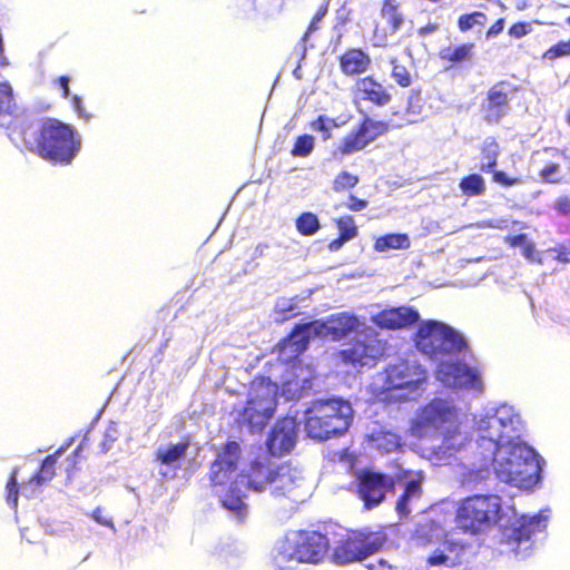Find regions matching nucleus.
<instances>
[{
  "label": "nucleus",
  "mask_w": 570,
  "mask_h": 570,
  "mask_svg": "<svg viewBox=\"0 0 570 570\" xmlns=\"http://www.w3.org/2000/svg\"><path fill=\"white\" fill-rule=\"evenodd\" d=\"M355 95L357 98L368 100L377 106H385L391 100V95L372 77L361 78L356 81Z\"/></svg>",
  "instance_id": "393cba45"
},
{
  "label": "nucleus",
  "mask_w": 570,
  "mask_h": 570,
  "mask_svg": "<svg viewBox=\"0 0 570 570\" xmlns=\"http://www.w3.org/2000/svg\"><path fill=\"white\" fill-rule=\"evenodd\" d=\"M306 298L295 297H281L276 301L273 309V318L277 323H283L299 313V303Z\"/></svg>",
  "instance_id": "cd10ccee"
},
{
  "label": "nucleus",
  "mask_w": 570,
  "mask_h": 570,
  "mask_svg": "<svg viewBox=\"0 0 570 570\" xmlns=\"http://www.w3.org/2000/svg\"><path fill=\"white\" fill-rule=\"evenodd\" d=\"M528 243L527 236L523 234L517 235L511 238V245L522 247Z\"/></svg>",
  "instance_id": "680f3d73"
},
{
  "label": "nucleus",
  "mask_w": 570,
  "mask_h": 570,
  "mask_svg": "<svg viewBox=\"0 0 570 570\" xmlns=\"http://www.w3.org/2000/svg\"><path fill=\"white\" fill-rule=\"evenodd\" d=\"M392 79L402 87H409L412 83V77L405 66L400 65L396 59L391 60Z\"/></svg>",
  "instance_id": "79ce46f5"
},
{
  "label": "nucleus",
  "mask_w": 570,
  "mask_h": 570,
  "mask_svg": "<svg viewBox=\"0 0 570 570\" xmlns=\"http://www.w3.org/2000/svg\"><path fill=\"white\" fill-rule=\"evenodd\" d=\"M498 523L503 528V535L517 556L524 557L532 546V537L541 533L547 527V518L542 514L522 517L511 527L504 522L501 499L498 495H473L466 498L458 509L456 524L466 532L478 533Z\"/></svg>",
  "instance_id": "f257e3e1"
},
{
  "label": "nucleus",
  "mask_w": 570,
  "mask_h": 570,
  "mask_svg": "<svg viewBox=\"0 0 570 570\" xmlns=\"http://www.w3.org/2000/svg\"><path fill=\"white\" fill-rule=\"evenodd\" d=\"M436 29H438V26H436V24L429 23V24H426L425 27H422V28L419 30V33H420L421 36H426V35H429V33L434 32Z\"/></svg>",
  "instance_id": "0e129e2a"
},
{
  "label": "nucleus",
  "mask_w": 570,
  "mask_h": 570,
  "mask_svg": "<svg viewBox=\"0 0 570 570\" xmlns=\"http://www.w3.org/2000/svg\"><path fill=\"white\" fill-rule=\"evenodd\" d=\"M554 209L562 215H569L570 214V198L569 197L558 198L554 203Z\"/></svg>",
  "instance_id": "864d4df0"
},
{
  "label": "nucleus",
  "mask_w": 570,
  "mask_h": 570,
  "mask_svg": "<svg viewBox=\"0 0 570 570\" xmlns=\"http://www.w3.org/2000/svg\"><path fill=\"white\" fill-rule=\"evenodd\" d=\"M436 379L445 386L471 391L476 395L483 390L478 372L459 362L441 361L436 371Z\"/></svg>",
  "instance_id": "4468645a"
},
{
  "label": "nucleus",
  "mask_w": 570,
  "mask_h": 570,
  "mask_svg": "<svg viewBox=\"0 0 570 570\" xmlns=\"http://www.w3.org/2000/svg\"><path fill=\"white\" fill-rule=\"evenodd\" d=\"M297 434V422L292 416L278 420L267 440V448L273 455H284L294 448Z\"/></svg>",
  "instance_id": "6ab92c4d"
},
{
  "label": "nucleus",
  "mask_w": 570,
  "mask_h": 570,
  "mask_svg": "<svg viewBox=\"0 0 570 570\" xmlns=\"http://www.w3.org/2000/svg\"><path fill=\"white\" fill-rule=\"evenodd\" d=\"M366 145L364 135L357 128V130L352 131L342 140L335 154L340 153L342 156L352 155L362 150Z\"/></svg>",
  "instance_id": "2f4dec72"
},
{
  "label": "nucleus",
  "mask_w": 570,
  "mask_h": 570,
  "mask_svg": "<svg viewBox=\"0 0 570 570\" xmlns=\"http://www.w3.org/2000/svg\"><path fill=\"white\" fill-rule=\"evenodd\" d=\"M537 456L534 450L520 440L502 443L488 462L483 455L478 463H473L472 472H475L476 478L483 479V473L492 466L501 482L519 489H531L539 481L541 470Z\"/></svg>",
  "instance_id": "f03ea898"
},
{
  "label": "nucleus",
  "mask_w": 570,
  "mask_h": 570,
  "mask_svg": "<svg viewBox=\"0 0 570 570\" xmlns=\"http://www.w3.org/2000/svg\"><path fill=\"white\" fill-rule=\"evenodd\" d=\"M463 550L462 547L444 542L441 549H438L429 557V563L431 566H445L453 567L458 563L460 552Z\"/></svg>",
  "instance_id": "bb28decb"
},
{
  "label": "nucleus",
  "mask_w": 570,
  "mask_h": 570,
  "mask_svg": "<svg viewBox=\"0 0 570 570\" xmlns=\"http://www.w3.org/2000/svg\"><path fill=\"white\" fill-rule=\"evenodd\" d=\"M63 449H60L55 455L47 456L41 465L40 472L30 480L29 484L32 485L36 483L37 485H41L50 481L55 475L56 456L61 455Z\"/></svg>",
  "instance_id": "f704fd0d"
},
{
  "label": "nucleus",
  "mask_w": 570,
  "mask_h": 570,
  "mask_svg": "<svg viewBox=\"0 0 570 570\" xmlns=\"http://www.w3.org/2000/svg\"><path fill=\"white\" fill-rule=\"evenodd\" d=\"M522 430V420L513 406L502 404L487 410L476 422V446L481 449L480 455H484L488 462L502 443L509 444L519 440Z\"/></svg>",
  "instance_id": "0eeeda50"
},
{
  "label": "nucleus",
  "mask_w": 570,
  "mask_h": 570,
  "mask_svg": "<svg viewBox=\"0 0 570 570\" xmlns=\"http://www.w3.org/2000/svg\"><path fill=\"white\" fill-rule=\"evenodd\" d=\"M422 489L421 481L419 479H413L409 481L404 488L403 494L399 498L396 502V511L400 515L406 517L411 512L410 505L417 501L421 498Z\"/></svg>",
  "instance_id": "c85d7f7f"
},
{
  "label": "nucleus",
  "mask_w": 570,
  "mask_h": 570,
  "mask_svg": "<svg viewBox=\"0 0 570 570\" xmlns=\"http://www.w3.org/2000/svg\"><path fill=\"white\" fill-rule=\"evenodd\" d=\"M276 468L277 465L266 456L253 461L249 469L243 470L230 483L228 491L218 492L222 505L232 512L237 521L244 520L247 515V505L244 502L246 491L262 492L267 487L272 489Z\"/></svg>",
  "instance_id": "6e6552de"
},
{
  "label": "nucleus",
  "mask_w": 570,
  "mask_h": 570,
  "mask_svg": "<svg viewBox=\"0 0 570 570\" xmlns=\"http://www.w3.org/2000/svg\"><path fill=\"white\" fill-rule=\"evenodd\" d=\"M570 56V41H560L559 43L552 46L544 53V58L549 60H554L560 57Z\"/></svg>",
  "instance_id": "de8ad7c7"
},
{
  "label": "nucleus",
  "mask_w": 570,
  "mask_h": 570,
  "mask_svg": "<svg viewBox=\"0 0 570 570\" xmlns=\"http://www.w3.org/2000/svg\"><path fill=\"white\" fill-rule=\"evenodd\" d=\"M266 248H267V245H263V244H261V245H258V246L256 247V252H257L259 255H263V254H264V250H265Z\"/></svg>",
  "instance_id": "774afa93"
},
{
  "label": "nucleus",
  "mask_w": 570,
  "mask_h": 570,
  "mask_svg": "<svg viewBox=\"0 0 570 570\" xmlns=\"http://www.w3.org/2000/svg\"><path fill=\"white\" fill-rule=\"evenodd\" d=\"M71 102H72L75 111L78 114V116L80 118L89 119V116L85 114V110H83V108L81 106L82 101H81L80 97L73 96L71 98Z\"/></svg>",
  "instance_id": "13d9d810"
},
{
  "label": "nucleus",
  "mask_w": 570,
  "mask_h": 570,
  "mask_svg": "<svg viewBox=\"0 0 570 570\" xmlns=\"http://www.w3.org/2000/svg\"><path fill=\"white\" fill-rule=\"evenodd\" d=\"M337 227H338L340 237H342V240L347 242L350 239H353L357 234V229L354 224V220L350 216L338 219Z\"/></svg>",
  "instance_id": "37998d69"
},
{
  "label": "nucleus",
  "mask_w": 570,
  "mask_h": 570,
  "mask_svg": "<svg viewBox=\"0 0 570 570\" xmlns=\"http://www.w3.org/2000/svg\"><path fill=\"white\" fill-rule=\"evenodd\" d=\"M460 188L466 196H479L484 191V180L480 175H470L461 180Z\"/></svg>",
  "instance_id": "e433bc0d"
},
{
  "label": "nucleus",
  "mask_w": 570,
  "mask_h": 570,
  "mask_svg": "<svg viewBox=\"0 0 570 570\" xmlns=\"http://www.w3.org/2000/svg\"><path fill=\"white\" fill-rule=\"evenodd\" d=\"M410 238L406 234H390L377 238L374 248L377 252L405 249L410 247Z\"/></svg>",
  "instance_id": "7c9ffc66"
},
{
  "label": "nucleus",
  "mask_w": 570,
  "mask_h": 570,
  "mask_svg": "<svg viewBox=\"0 0 570 570\" xmlns=\"http://www.w3.org/2000/svg\"><path fill=\"white\" fill-rule=\"evenodd\" d=\"M497 157L498 145L494 141H485L481 169L483 171H491L497 164Z\"/></svg>",
  "instance_id": "ea45409f"
},
{
  "label": "nucleus",
  "mask_w": 570,
  "mask_h": 570,
  "mask_svg": "<svg viewBox=\"0 0 570 570\" xmlns=\"http://www.w3.org/2000/svg\"><path fill=\"white\" fill-rule=\"evenodd\" d=\"M473 48V43H464L455 48L448 47L441 50L440 57L443 60L460 63L472 58Z\"/></svg>",
  "instance_id": "473e14b6"
},
{
  "label": "nucleus",
  "mask_w": 570,
  "mask_h": 570,
  "mask_svg": "<svg viewBox=\"0 0 570 570\" xmlns=\"http://www.w3.org/2000/svg\"><path fill=\"white\" fill-rule=\"evenodd\" d=\"M419 351L434 360L460 352L465 342L452 327L436 321L423 322L416 333Z\"/></svg>",
  "instance_id": "f8f14e48"
},
{
  "label": "nucleus",
  "mask_w": 570,
  "mask_h": 570,
  "mask_svg": "<svg viewBox=\"0 0 570 570\" xmlns=\"http://www.w3.org/2000/svg\"><path fill=\"white\" fill-rule=\"evenodd\" d=\"M343 243H345V240H342V237H340L338 239H335L330 244V248L332 250H336L342 246Z\"/></svg>",
  "instance_id": "338daca9"
},
{
  "label": "nucleus",
  "mask_w": 570,
  "mask_h": 570,
  "mask_svg": "<svg viewBox=\"0 0 570 570\" xmlns=\"http://www.w3.org/2000/svg\"><path fill=\"white\" fill-rule=\"evenodd\" d=\"M487 17L482 12H473L471 14H463L459 18V28L461 31H466L473 28L475 24H483Z\"/></svg>",
  "instance_id": "a18cd8bd"
},
{
  "label": "nucleus",
  "mask_w": 570,
  "mask_h": 570,
  "mask_svg": "<svg viewBox=\"0 0 570 570\" xmlns=\"http://www.w3.org/2000/svg\"><path fill=\"white\" fill-rule=\"evenodd\" d=\"M493 179L495 183L504 186H513L519 183L518 178H509L503 171H495L493 175Z\"/></svg>",
  "instance_id": "603ef678"
},
{
  "label": "nucleus",
  "mask_w": 570,
  "mask_h": 570,
  "mask_svg": "<svg viewBox=\"0 0 570 570\" xmlns=\"http://www.w3.org/2000/svg\"><path fill=\"white\" fill-rule=\"evenodd\" d=\"M426 371L415 360L395 358L371 383V392L382 402L414 400L421 395Z\"/></svg>",
  "instance_id": "7ed1b4c3"
},
{
  "label": "nucleus",
  "mask_w": 570,
  "mask_h": 570,
  "mask_svg": "<svg viewBox=\"0 0 570 570\" xmlns=\"http://www.w3.org/2000/svg\"><path fill=\"white\" fill-rule=\"evenodd\" d=\"M14 109L12 88L9 82H0V126H7L11 121Z\"/></svg>",
  "instance_id": "c756f323"
},
{
  "label": "nucleus",
  "mask_w": 570,
  "mask_h": 570,
  "mask_svg": "<svg viewBox=\"0 0 570 570\" xmlns=\"http://www.w3.org/2000/svg\"><path fill=\"white\" fill-rule=\"evenodd\" d=\"M304 483L302 471L289 464L277 465L274 479H272L271 492L275 497L288 495L294 501L303 500L306 494L301 493Z\"/></svg>",
  "instance_id": "a211bd4d"
},
{
  "label": "nucleus",
  "mask_w": 570,
  "mask_h": 570,
  "mask_svg": "<svg viewBox=\"0 0 570 570\" xmlns=\"http://www.w3.org/2000/svg\"><path fill=\"white\" fill-rule=\"evenodd\" d=\"M313 379V368L302 364H293L284 376L282 395L288 401L302 397L305 392L312 389Z\"/></svg>",
  "instance_id": "aec40b11"
},
{
  "label": "nucleus",
  "mask_w": 570,
  "mask_h": 570,
  "mask_svg": "<svg viewBox=\"0 0 570 570\" xmlns=\"http://www.w3.org/2000/svg\"><path fill=\"white\" fill-rule=\"evenodd\" d=\"M364 324L355 315L338 313L326 320H316L296 325L291 335L279 343V356L288 362L307 348L309 340L326 337L338 341L358 331Z\"/></svg>",
  "instance_id": "39448f33"
},
{
  "label": "nucleus",
  "mask_w": 570,
  "mask_h": 570,
  "mask_svg": "<svg viewBox=\"0 0 570 570\" xmlns=\"http://www.w3.org/2000/svg\"><path fill=\"white\" fill-rule=\"evenodd\" d=\"M278 386L269 379L259 377L252 382L246 405L238 411L237 422L250 433L264 429L276 409Z\"/></svg>",
  "instance_id": "9d476101"
},
{
  "label": "nucleus",
  "mask_w": 570,
  "mask_h": 570,
  "mask_svg": "<svg viewBox=\"0 0 570 570\" xmlns=\"http://www.w3.org/2000/svg\"><path fill=\"white\" fill-rule=\"evenodd\" d=\"M511 85L499 82L488 92V107L485 118L489 122H498L509 110V92Z\"/></svg>",
  "instance_id": "5701e85b"
},
{
  "label": "nucleus",
  "mask_w": 570,
  "mask_h": 570,
  "mask_svg": "<svg viewBox=\"0 0 570 570\" xmlns=\"http://www.w3.org/2000/svg\"><path fill=\"white\" fill-rule=\"evenodd\" d=\"M415 534L426 541L440 540L444 535V530L433 520L424 519L417 524Z\"/></svg>",
  "instance_id": "c9c22d12"
},
{
  "label": "nucleus",
  "mask_w": 570,
  "mask_h": 570,
  "mask_svg": "<svg viewBox=\"0 0 570 570\" xmlns=\"http://www.w3.org/2000/svg\"><path fill=\"white\" fill-rule=\"evenodd\" d=\"M382 17L391 26L392 33H395L404 22L403 14L399 11L396 0H385L382 7Z\"/></svg>",
  "instance_id": "72a5a7b5"
},
{
  "label": "nucleus",
  "mask_w": 570,
  "mask_h": 570,
  "mask_svg": "<svg viewBox=\"0 0 570 570\" xmlns=\"http://www.w3.org/2000/svg\"><path fill=\"white\" fill-rule=\"evenodd\" d=\"M351 204L348 208L355 212L362 210L366 207L367 203L363 199H358L355 196H350Z\"/></svg>",
  "instance_id": "bf43d9fd"
},
{
  "label": "nucleus",
  "mask_w": 570,
  "mask_h": 570,
  "mask_svg": "<svg viewBox=\"0 0 570 570\" xmlns=\"http://www.w3.org/2000/svg\"><path fill=\"white\" fill-rule=\"evenodd\" d=\"M371 320L381 328L396 330L417 322L419 313L411 307L401 306L384 309L373 315Z\"/></svg>",
  "instance_id": "4be33fe9"
},
{
  "label": "nucleus",
  "mask_w": 570,
  "mask_h": 570,
  "mask_svg": "<svg viewBox=\"0 0 570 570\" xmlns=\"http://www.w3.org/2000/svg\"><path fill=\"white\" fill-rule=\"evenodd\" d=\"M284 0H256V8L266 17H273L283 9Z\"/></svg>",
  "instance_id": "c03bdc74"
},
{
  "label": "nucleus",
  "mask_w": 570,
  "mask_h": 570,
  "mask_svg": "<svg viewBox=\"0 0 570 570\" xmlns=\"http://www.w3.org/2000/svg\"><path fill=\"white\" fill-rule=\"evenodd\" d=\"M353 421V409L342 399L317 400L305 412V431L315 440L344 434Z\"/></svg>",
  "instance_id": "1a4fd4ad"
},
{
  "label": "nucleus",
  "mask_w": 570,
  "mask_h": 570,
  "mask_svg": "<svg viewBox=\"0 0 570 570\" xmlns=\"http://www.w3.org/2000/svg\"><path fill=\"white\" fill-rule=\"evenodd\" d=\"M358 183V178L347 171L340 173L334 183H333V189L335 191H342L344 189H348L354 187Z\"/></svg>",
  "instance_id": "49530a36"
},
{
  "label": "nucleus",
  "mask_w": 570,
  "mask_h": 570,
  "mask_svg": "<svg viewBox=\"0 0 570 570\" xmlns=\"http://www.w3.org/2000/svg\"><path fill=\"white\" fill-rule=\"evenodd\" d=\"M522 255L530 262L539 261L535 255V247L532 243L528 242L522 248Z\"/></svg>",
  "instance_id": "6e6d98bb"
},
{
  "label": "nucleus",
  "mask_w": 570,
  "mask_h": 570,
  "mask_svg": "<svg viewBox=\"0 0 570 570\" xmlns=\"http://www.w3.org/2000/svg\"><path fill=\"white\" fill-rule=\"evenodd\" d=\"M240 458V446L237 442H228L224 449L217 453L216 460L212 463L209 479L216 488V494L223 490L225 482L237 470Z\"/></svg>",
  "instance_id": "dca6fc26"
},
{
  "label": "nucleus",
  "mask_w": 570,
  "mask_h": 570,
  "mask_svg": "<svg viewBox=\"0 0 570 570\" xmlns=\"http://www.w3.org/2000/svg\"><path fill=\"white\" fill-rule=\"evenodd\" d=\"M296 227L303 235H314L320 229V222L312 213L302 214L296 220Z\"/></svg>",
  "instance_id": "58836bf2"
},
{
  "label": "nucleus",
  "mask_w": 570,
  "mask_h": 570,
  "mask_svg": "<svg viewBox=\"0 0 570 570\" xmlns=\"http://www.w3.org/2000/svg\"><path fill=\"white\" fill-rule=\"evenodd\" d=\"M366 442L370 449L381 453H391L401 446V438L391 430L381 425H374L366 434Z\"/></svg>",
  "instance_id": "b1692460"
},
{
  "label": "nucleus",
  "mask_w": 570,
  "mask_h": 570,
  "mask_svg": "<svg viewBox=\"0 0 570 570\" xmlns=\"http://www.w3.org/2000/svg\"><path fill=\"white\" fill-rule=\"evenodd\" d=\"M357 494L363 501L364 508H376L387 492L394 488V479L390 475L373 471H364L356 479Z\"/></svg>",
  "instance_id": "2eb2a0df"
},
{
  "label": "nucleus",
  "mask_w": 570,
  "mask_h": 570,
  "mask_svg": "<svg viewBox=\"0 0 570 570\" xmlns=\"http://www.w3.org/2000/svg\"><path fill=\"white\" fill-rule=\"evenodd\" d=\"M358 129L364 135V138L368 144L380 135L384 134L387 130V125L382 121H374L370 118H366L358 127Z\"/></svg>",
  "instance_id": "4c0bfd02"
},
{
  "label": "nucleus",
  "mask_w": 570,
  "mask_h": 570,
  "mask_svg": "<svg viewBox=\"0 0 570 570\" xmlns=\"http://www.w3.org/2000/svg\"><path fill=\"white\" fill-rule=\"evenodd\" d=\"M30 149L36 147L38 154L51 161L70 163L80 147L76 141L72 129L55 119L47 120L41 128L40 138Z\"/></svg>",
  "instance_id": "9b49d317"
},
{
  "label": "nucleus",
  "mask_w": 570,
  "mask_h": 570,
  "mask_svg": "<svg viewBox=\"0 0 570 570\" xmlns=\"http://www.w3.org/2000/svg\"><path fill=\"white\" fill-rule=\"evenodd\" d=\"M324 16V12L323 13H317L316 17L313 19V21L311 22L309 27H308V31L306 32L305 37H307L308 32L315 30L317 27H316V23L318 20L322 19V17Z\"/></svg>",
  "instance_id": "69168bd1"
},
{
  "label": "nucleus",
  "mask_w": 570,
  "mask_h": 570,
  "mask_svg": "<svg viewBox=\"0 0 570 570\" xmlns=\"http://www.w3.org/2000/svg\"><path fill=\"white\" fill-rule=\"evenodd\" d=\"M92 518L97 523L108 527V528L112 529L114 531L116 530L112 520L110 518L104 515L101 508H97L92 512Z\"/></svg>",
  "instance_id": "3c124183"
},
{
  "label": "nucleus",
  "mask_w": 570,
  "mask_h": 570,
  "mask_svg": "<svg viewBox=\"0 0 570 570\" xmlns=\"http://www.w3.org/2000/svg\"><path fill=\"white\" fill-rule=\"evenodd\" d=\"M415 436H426L439 433L442 443L439 451L445 456H452L466 441L459 431L456 406L452 400L434 399L417 413L412 425Z\"/></svg>",
  "instance_id": "20e7f679"
},
{
  "label": "nucleus",
  "mask_w": 570,
  "mask_h": 570,
  "mask_svg": "<svg viewBox=\"0 0 570 570\" xmlns=\"http://www.w3.org/2000/svg\"><path fill=\"white\" fill-rule=\"evenodd\" d=\"M189 448L188 441L178 443L160 444L154 453V462L158 474L163 479L171 480L177 475L181 468V461L185 459Z\"/></svg>",
  "instance_id": "f3484780"
},
{
  "label": "nucleus",
  "mask_w": 570,
  "mask_h": 570,
  "mask_svg": "<svg viewBox=\"0 0 570 570\" xmlns=\"http://www.w3.org/2000/svg\"><path fill=\"white\" fill-rule=\"evenodd\" d=\"M328 539L320 532H292L272 550L274 570H303V563H317L327 553Z\"/></svg>",
  "instance_id": "423d86ee"
},
{
  "label": "nucleus",
  "mask_w": 570,
  "mask_h": 570,
  "mask_svg": "<svg viewBox=\"0 0 570 570\" xmlns=\"http://www.w3.org/2000/svg\"><path fill=\"white\" fill-rule=\"evenodd\" d=\"M540 177L547 183H559L561 180L560 165L554 163L546 165L540 171Z\"/></svg>",
  "instance_id": "09e8293b"
},
{
  "label": "nucleus",
  "mask_w": 570,
  "mask_h": 570,
  "mask_svg": "<svg viewBox=\"0 0 570 570\" xmlns=\"http://www.w3.org/2000/svg\"><path fill=\"white\" fill-rule=\"evenodd\" d=\"M7 502L13 508L18 504L17 471L14 470L7 483Z\"/></svg>",
  "instance_id": "8fccbe9b"
},
{
  "label": "nucleus",
  "mask_w": 570,
  "mask_h": 570,
  "mask_svg": "<svg viewBox=\"0 0 570 570\" xmlns=\"http://www.w3.org/2000/svg\"><path fill=\"white\" fill-rule=\"evenodd\" d=\"M385 542V537L379 532H353L337 541L333 549V560L338 564L361 561L379 551Z\"/></svg>",
  "instance_id": "ddd939ff"
},
{
  "label": "nucleus",
  "mask_w": 570,
  "mask_h": 570,
  "mask_svg": "<svg viewBox=\"0 0 570 570\" xmlns=\"http://www.w3.org/2000/svg\"><path fill=\"white\" fill-rule=\"evenodd\" d=\"M370 65V56L361 49H350L340 59L341 70L346 76L363 73L368 69Z\"/></svg>",
  "instance_id": "a878e982"
},
{
  "label": "nucleus",
  "mask_w": 570,
  "mask_h": 570,
  "mask_svg": "<svg viewBox=\"0 0 570 570\" xmlns=\"http://www.w3.org/2000/svg\"><path fill=\"white\" fill-rule=\"evenodd\" d=\"M330 127H331V121L328 119H325L322 116L315 122V128L325 132V135L323 136V139H325V140L330 138V134H327V131L330 130Z\"/></svg>",
  "instance_id": "4d7b16f0"
},
{
  "label": "nucleus",
  "mask_w": 570,
  "mask_h": 570,
  "mask_svg": "<svg viewBox=\"0 0 570 570\" xmlns=\"http://www.w3.org/2000/svg\"><path fill=\"white\" fill-rule=\"evenodd\" d=\"M528 33V27L524 23H514L509 29V35L513 38L520 39Z\"/></svg>",
  "instance_id": "5fc2aeb1"
},
{
  "label": "nucleus",
  "mask_w": 570,
  "mask_h": 570,
  "mask_svg": "<svg viewBox=\"0 0 570 570\" xmlns=\"http://www.w3.org/2000/svg\"><path fill=\"white\" fill-rule=\"evenodd\" d=\"M503 20L500 19L498 20L489 30H488V33L487 36L488 37H493V36H497L498 33H500L502 30H503Z\"/></svg>",
  "instance_id": "052dcab7"
},
{
  "label": "nucleus",
  "mask_w": 570,
  "mask_h": 570,
  "mask_svg": "<svg viewBox=\"0 0 570 570\" xmlns=\"http://www.w3.org/2000/svg\"><path fill=\"white\" fill-rule=\"evenodd\" d=\"M314 148V137L309 135L299 136L292 149V155L295 157H306Z\"/></svg>",
  "instance_id": "a19ab883"
},
{
  "label": "nucleus",
  "mask_w": 570,
  "mask_h": 570,
  "mask_svg": "<svg viewBox=\"0 0 570 570\" xmlns=\"http://www.w3.org/2000/svg\"><path fill=\"white\" fill-rule=\"evenodd\" d=\"M59 83L62 88V91H63V98H68L69 94H70V90H69V78L68 77H60L59 78Z\"/></svg>",
  "instance_id": "e2e57ef3"
},
{
  "label": "nucleus",
  "mask_w": 570,
  "mask_h": 570,
  "mask_svg": "<svg viewBox=\"0 0 570 570\" xmlns=\"http://www.w3.org/2000/svg\"><path fill=\"white\" fill-rule=\"evenodd\" d=\"M383 345L379 340L356 341L343 350L341 355L345 363H351L355 366H371L383 354Z\"/></svg>",
  "instance_id": "412c9836"
}]
</instances>
